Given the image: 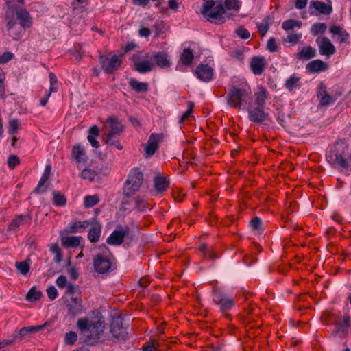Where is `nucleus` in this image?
Wrapping results in <instances>:
<instances>
[{
    "label": "nucleus",
    "mask_w": 351,
    "mask_h": 351,
    "mask_svg": "<svg viewBox=\"0 0 351 351\" xmlns=\"http://www.w3.org/2000/svg\"><path fill=\"white\" fill-rule=\"evenodd\" d=\"M76 326L82 335L83 342L88 345L97 343L104 330V324L100 319L92 322L88 317H82L77 320Z\"/></svg>",
    "instance_id": "f257e3e1"
},
{
    "label": "nucleus",
    "mask_w": 351,
    "mask_h": 351,
    "mask_svg": "<svg viewBox=\"0 0 351 351\" xmlns=\"http://www.w3.org/2000/svg\"><path fill=\"white\" fill-rule=\"evenodd\" d=\"M100 252L93 256V264L95 271L99 274H104L112 271V261L114 259L108 247L102 244L99 246Z\"/></svg>",
    "instance_id": "f03ea898"
},
{
    "label": "nucleus",
    "mask_w": 351,
    "mask_h": 351,
    "mask_svg": "<svg viewBox=\"0 0 351 351\" xmlns=\"http://www.w3.org/2000/svg\"><path fill=\"white\" fill-rule=\"evenodd\" d=\"M202 14L208 21L217 25L223 24L226 22V10L221 3L216 5L213 0H207L204 4Z\"/></svg>",
    "instance_id": "7ed1b4c3"
},
{
    "label": "nucleus",
    "mask_w": 351,
    "mask_h": 351,
    "mask_svg": "<svg viewBox=\"0 0 351 351\" xmlns=\"http://www.w3.org/2000/svg\"><path fill=\"white\" fill-rule=\"evenodd\" d=\"M143 180V173L141 170L135 167L128 174L123 189V194L126 197L133 196L140 189Z\"/></svg>",
    "instance_id": "20e7f679"
},
{
    "label": "nucleus",
    "mask_w": 351,
    "mask_h": 351,
    "mask_svg": "<svg viewBox=\"0 0 351 351\" xmlns=\"http://www.w3.org/2000/svg\"><path fill=\"white\" fill-rule=\"evenodd\" d=\"M256 99L248 110L249 119L254 123H261L263 120V88L255 94Z\"/></svg>",
    "instance_id": "39448f33"
},
{
    "label": "nucleus",
    "mask_w": 351,
    "mask_h": 351,
    "mask_svg": "<svg viewBox=\"0 0 351 351\" xmlns=\"http://www.w3.org/2000/svg\"><path fill=\"white\" fill-rule=\"evenodd\" d=\"M122 56L111 55L110 53L101 55L99 63L104 73L110 74L116 71L122 64Z\"/></svg>",
    "instance_id": "423d86ee"
},
{
    "label": "nucleus",
    "mask_w": 351,
    "mask_h": 351,
    "mask_svg": "<svg viewBox=\"0 0 351 351\" xmlns=\"http://www.w3.org/2000/svg\"><path fill=\"white\" fill-rule=\"evenodd\" d=\"M247 96V91L245 89L232 87L227 93L226 101L232 108L240 109Z\"/></svg>",
    "instance_id": "0eeeda50"
},
{
    "label": "nucleus",
    "mask_w": 351,
    "mask_h": 351,
    "mask_svg": "<svg viewBox=\"0 0 351 351\" xmlns=\"http://www.w3.org/2000/svg\"><path fill=\"white\" fill-rule=\"evenodd\" d=\"M45 324L38 325L36 326L23 327L19 330L16 331L13 335L12 339H6L4 342L5 345H11L14 342L21 341L27 337H30L31 334L36 332L45 327Z\"/></svg>",
    "instance_id": "6e6552de"
},
{
    "label": "nucleus",
    "mask_w": 351,
    "mask_h": 351,
    "mask_svg": "<svg viewBox=\"0 0 351 351\" xmlns=\"http://www.w3.org/2000/svg\"><path fill=\"white\" fill-rule=\"evenodd\" d=\"M130 231V228L128 226L123 228L119 225L108 237L106 242L111 245H120L123 243L124 238L129 235Z\"/></svg>",
    "instance_id": "1a4fd4ad"
},
{
    "label": "nucleus",
    "mask_w": 351,
    "mask_h": 351,
    "mask_svg": "<svg viewBox=\"0 0 351 351\" xmlns=\"http://www.w3.org/2000/svg\"><path fill=\"white\" fill-rule=\"evenodd\" d=\"M213 302L219 305L220 310L222 312L230 310L234 305V301L232 298H228L226 295L217 290L215 287L213 289Z\"/></svg>",
    "instance_id": "9d476101"
},
{
    "label": "nucleus",
    "mask_w": 351,
    "mask_h": 351,
    "mask_svg": "<svg viewBox=\"0 0 351 351\" xmlns=\"http://www.w3.org/2000/svg\"><path fill=\"white\" fill-rule=\"evenodd\" d=\"M110 332L114 338L125 340L128 337L127 328L123 326V319L120 317H114L111 322Z\"/></svg>",
    "instance_id": "9b49d317"
},
{
    "label": "nucleus",
    "mask_w": 351,
    "mask_h": 351,
    "mask_svg": "<svg viewBox=\"0 0 351 351\" xmlns=\"http://www.w3.org/2000/svg\"><path fill=\"white\" fill-rule=\"evenodd\" d=\"M316 43L321 55L330 56L336 51L335 46L327 37H319L316 39Z\"/></svg>",
    "instance_id": "f8f14e48"
},
{
    "label": "nucleus",
    "mask_w": 351,
    "mask_h": 351,
    "mask_svg": "<svg viewBox=\"0 0 351 351\" xmlns=\"http://www.w3.org/2000/svg\"><path fill=\"white\" fill-rule=\"evenodd\" d=\"M163 138L162 134H152L148 139V141L145 147V152L146 157H150L154 155L155 152L158 148L159 142Z\"/></svg>",
    "instance_id": "ddd939ff"
},
{
    "label": "nucleus",
    "mask_w": 351,
    "mask_h": 351,
    "mask_svg": "<svg viewBox=\"0 0 351 351\" xmlns=\"http://www.w3.org/2000/svg\"><path fill=\"white\" fill-rule=\"evenodd\" d=\"M108 123L109 124L110 130L106 135L105 142L106 143H110L113 137L120 134L123 130V125L117 119L112 117L108 119Z\"/></svg>",
    "instance_id": "4468645a"
},
{
    "label": "nucleus",
    "mask_w": 351,
    "mask_h": 351,
    "mask_svg": "<svg viewBox=\"0 0 351 351\" xmlns=\"http://www.w3.org/2000/svg\"><path fill=\"white\" fill-rule=\"evenodd\" d=\"M317 96L319 101V105L323 106H328L335 103L336 101L334 97L328 94L327 88L323 82H320L319 84Z\"/></svg>",
    "instance_id": "2eb2a0df"
},
{
    "label": "nucleus",
    "mask_w": 351,
    "mask_h": 351,
    "mask_svg": "<svg viewBox=\"0 0 351 351\" xmlns=\"http://www.w3.org/2000/svg\"><path fill=\"white\" fill-rule=\"evenodd\" d=\"M66 306L69 315L73 317L80 315L83 311L82 300L77 297L72 296Z\"/></svg>",
    "instance_id": "dca6fc26"
},
{
    "label": "nucleus",
    "mask_w": 351,
    "mask_h": 351,
    "mask_svg": "<svg viewBox=\"0 0 351 351\" xmlns=\"http://www.w3.org/2000/svg\"><path fill=\"white\" fill-rule=\"evenodd\" d=\"M132 59L134 62V69L141 73L149 72L154 67V63L150 61L139 60L138 55H133Z\"/></svg>",
    "instance_id": "f3484780"
},
{
    "label": "nucleus",
    "mask_w": 351,
    "mask_h": 351,
    "mask_svg": "<svg viewBox=\"0 0 351 351\" xmlns=\"http://www.w3.org/2000/svg\"><path fill=\"white\" fill-rule=\"evenodd\" d=\"M195 73L197 77L203 82H209L213 75V69L207 64H199L197 66Z\"/></svg>",
    "instance_id": "a211bd4d"
},
{
    "label": "nucleus",
    "mask_w": 351,
    "mask_h": 351,
    "mask_svg": "<svg viewBox=\"0 0 351 351\" xmlns=\"http://www.w3.org/2000/svg\"><path fill=\"white\" fill-rule=\"evenodd\" d=\"M17 19L19 20L20 25L25 29L32 25V18L29 12L24 8H18L16 10Z\"/></svg>",
    "instance_id": "6ab92c4d"
},
{
    "label": "nucleus",
    "mask_w": 351,
    "mask_h": 351,
    "mask_svg": "<svg viewBox=\"0 0 351 351\" xmlns=\"http://www.w3.org/2000/svg\"><path fill=\"white\" fill-rule=\"evenodd\" d=\"M90 223V229L88 234V239L91 243H96L101 236V225L95 219H92Z\"/></svg>",
    "instance_id": "aec40b11"
},
{
    "label": "nucleus",
    "mask_w": 351,
    "mask_h": 351,
    "mask_svg": "<svg viewBox=\"0 0 351 351\" xmlns=\"http://www.w3.org/2000/svg\"><path fill=\"white\" fill-rule=\"evenodd\" d=\"M51 167L50 165H47L45 167V171L38 182V184L34 192L36 193H43L47 191V186L45 184L47 182L49 178L51 173Z\"/></svg>",
    "instance_id": "412c9836"
},
{
    "label": "nucleus",
    "mask_w": 351,
    "mask_h": 351,
    "mask_svg": "<svg viewBox=\"0 0 351 351\" xmlns=\"http://www.w3.org/2000/svg\"><path fill=\"white\" fill-rule=\"evenodd\" d=\"M311 8L324 15H328L332 12V2L325 3L319 1H311L310 2V9Z\"/></svg>",
    "instance_id": "4be33fe9"
},
{
    "label": "nucleus",
    "mask_w": 351,
    "mask_h": 351,
    "mask_svg": "<svg viewBox=\"0 0 351 351\" xmlns=\"http://www.w3.org/2000/svg\"><path fill=\"white\" fill-rule=\"evenodd\" d=\"M327 159L335 167H341L343 169L348 167V161L341 154L330 153L327 155Z\"/></svg>",
    "instance_id": "5701e85b"
},
{
    "label": "nucleus",
    "mask_w": 351,
    "mask_h": 351,
    "mask_svg": "<svg viewBox=\"0 0 351 351\" xmlns=\"http://www.w3.org/2000/svg\"><path fill=\"white\" fill-rule=\"evenodd\" d=\"M32 221V218L28 215H20L16 218L13 219L8 226V230H15L20 226L25 224H29Z\"/></svg>",
    "instance_id": "b1692460"
},
{
    "label": "nucleus",
    "mask_w": 351,
    "mask_h": 351,
    "mask_svg": "<svg viewBox=\"0 0 351 351\" xmlns=\"http://www.w3.org/2000/svg\"><path fill=\"white\" fill-rule=\"evenodd\" d=\"M327 68V64L319 59L313 60L306 66V69L309 73H319L325 71Z\"/></svg>",
    "instance_id": "393cba45"
},
{
    "label": "nucleus",
    "mask_w": 351,
    "mask_h": 351,
    "mask_svg": "<svg viewBox=\"0 0 351 351\" xmlns=\"http://www.w3.org/2000/svg\"><path fill=\"white\" fill-rule=\"evenodd\" d=\"M153 59L158 66L160 68H167L171 64V60L168 55L164 52H158L153 56Z\"/></svg>",
    "instance_id": "a878e982"
},
{
    "label": "nucleus",
    "mask_w": 351,
    "mask_h": 351,
    "mask_svg": "<svg viewBox=\"0 0 351 351\" xmlns=\"http://www.w3.org/2000/svg\"><path fill=\"white\" fill-rule=\"evenodd\" d=\"M316 56V49L311 45L304 47L300 52L296 54V57L300 60H308Z\"/></svg>",
    "instance_id": "bb28decb"
},
{
    "label": "nucleus",
    "mask_w": 351,
    "mask_h": 351,
    "mask_svg": "<svg viewBox=\"0 0 351 351\" xmlns=\"http://www.w3.org/2000/svg\"><path fill=\"white\" fill-rule=\"evenodd\" d=\"M250 67L254 75H261L263 71V58L254 56L252 58Z\"/></svg>",
    "instance_id": "cd10ccee"
},
{
    "label": "nucleus",
    "mask_w": 351,
    "mask_h": 351,
    "mask_svg": "<svg viewBox=\"0 0 351 351\" xmlns=\"http://www.w3.org/2000/svg\"><path fill=\"white\" fill-rule=\"evenodd\" d=\"M330 32L332 34V36L335 38L336 35L339 36L340 38V43L346 42L349 38L350 34L347 32L343 27L340 25H332L330 28Z\"/></svg>",
    "instance_id": "c85d7f7f"
},
{
    "label": "nucleus",
    "mask_w": 351,
    "mask_h": 351,
    "mask_svg": "<svg viewBox=\"0 0 351 351\" xmlns=\"http://www.w3.org/2000/svg\"><path fill=\"white\" fill-rule=\"evenodd\" d=\"M154 188L157 193H163L169 185V182L166 178L158 175L154 180Z\"/></svg>",
    "instance_id": "c756f323"
},
{
    "label": "nucleus",
    "mask_w": 351,
    "mask_h": 351,
    "mask_svg": "<svg viewBox=\"0 0 351 351\" xmlns=\"http://www.w3.org/2000/svg\"><path fill=\"white\" fill-rule=\"evenodd\" d=\"M82 239V237L80 236L63 237L61 239V243L64 247L67 248L76 247L80 245Z\"/></svg>",
    "instance_id": "7c9ffc66"
},
{
    "label": "nucleus",
    "mask_w": 351,
    "mask_h": 351,
    "mask_svg": "<svg viewBox=\"0 0 351 351\" xmlns=\"http://www.w3.org/2000/svg\"><path fill=\"white\" fill-rule=\"evenodd\" d=\"M90 220L75 221L69 226L68 232L70 233L82 232L90 226Z\"/></svg>",
    "instance_id": "2f4dec72"
},
{
    "label": "nucleus",
    "mask_w": 351,
    "mask_h": 351,
    "mask_svg": "<svg viewBox=\"0 0 351 351\" xmlns=\"http://www.w3.org/2000/svg\"><path fill=\"white\" fill-rule=\"evenodd\" d=\"M130 87L137 93H146L148 90V84L146 82H140L136 79H130L129 81Z\"/></svg>",
    "instance_id": "473e14b6"
},
{
    "label": "nucleus",
    "mask_w": 351,
    "mask_h": 351,
    "mask_svg": "<svg viewBox=\"0 0 351 351\" xmlns=\"http://www.w3.org/2000/svg\"><path fill=\"white\" fill-rule=\"evenodd\" d=\"M300 77L291 75L285 82V86L289 91H293L294 89L300 87Z\"/></svg>",
    "instance_id": "72a5a7b5"
},
{
    "label": "nucleus",
    "mask_w": 351,
    "mask_h": 351,
    "mask_svg": "<svg viewBox=\"0 0 351 351\" xmlns=\"http://www.w3.org/2000/svg\"><path fill=\"white\" fill-rule=\"evenodd\" d=\"M194 59L193 53L189 48L184 49L180 56V62L182 64L190 65Z\"/></svg>",
    "instance_id": "f704fd0d"
},
{
    "label": "nucleus",
    "mask_w": 351,
    "mask_h": 351,
    "mask_svg": "<svg viewBox=\"0 0 351 351\" xmlns=\"http://www.w3.org/2000/svg\"><path fill=\"white\" fill-rule=\"evenodd\" d=\"M302 22L294 19H289L284 21L282 24V27L285 31H289L294 28H300L302 27Z\"/></svg>",
    "instance_id": "c9c22d12"
},
{
    "label": "nucleus",
    "mask_w": 351,
    "mask_h": 351,
    "mask_svg": "<svg viewBox=\"0 0 351 351\" xmlns=\"http://www.w3.org/2000/svg\"><path fill=\"white\" fill-rule=\"evenodd\" d=\"M29 260H25L21 262H16L15 267L17 270L23 275H27L30 270Z\"/></svg>",
    "instance_id": "e433bc0d"
},
{
    "label": "nucleus",
    "mask_w": 351,
    "mask_h": 351,
    "mask_svg": "<svg viewBox=\"0 0 351 351\" xmlns=\"http://www.w3.org/2000/svg\"><path fill=\"white\" fill-rule=\"evenodd\" d=\"M42 292L36 289L35 287L31 288L26 295V300L29 302H35L39 300L42 296Z\"/></svg>",
    "instance_id": "4c0bfd02"
},
{
    "label": "nucleus",
    "mask_w": 351,
    "mask_h": 351,
    "mask_svg": "<svg viewBox=\"0 0 351 351\" xmlns=\"http://www.w3.org/2000/svg\"><path fill=\"white\" fill-rule=\"evenodd\" d=\"M53 202L56 206H62L66 204V199L60 191H54L53 192Z\"/></svg>",
    "instance_id": "58836bf2"
},
{
    "label": "nucleus",
    "mask_w": 351,
    "mask_h": 351,
    "mask_svg": "<svg viewBox=\"0 0 351 351\" xmlns=\"http://www.w3.org/2000/svg\"><path fill=\"white\" fill-rule=\"evenodd\" d=\"M84 154V149L80 145H75L73 146L72 149V156L77 162H80L82 160V157Z\"/></svg>",
    "instance_id": "ea45409f"
},
{
    "label": "nucleus",
    "mask_w": 351,
    "mask_h": 351,
    "mask_svg": "<svg viewBox=\"0 0 351 351\" xmlns=\"http://www.w3.org/2000/svg\"><path fill=\"white\" fill-rule=\"evenodd\" d=\"M99 197L97 195H87L84 199V205L86 208H91L99 202Z\"/></svg>",
    "instance_id": "a19ab883"
},
{
    "label": "nucleus",
    "mask_w": 351,
    "mask_h": 351,
    "mask_svg": "<svg viewBox=\"0 0 351 351\" xmlns=\"http://www.w3.org/2000/svg\"><path fill=\"white\" fill-rule=\"evenodd\" d=\"M81 176L83 179L93 181L97 176V173L90 169H84L81 173Z\"/></svg>",
    "instance_id": "79ce46f5"
},
{
    "label": "nucleus",
    "mask_w": 351,
    "mask_h": 351,
    "mask_svg": "<svg viewBox=\"0 0 351 351\" xmlns=\"http://www.w3.org/2000/svg\"><path fill=\"white\" fill-rule=\"evenodd\" d=\"M327 26L326 23H317L312 25L311 32L313 35H317L320 33H324L326 32Z\"/></svg>",
    "instance_id": "37998d69"
},
{
    "label": "nucleus",
    "mask_w": 351,
    "mask_h": 351,
    "mask_svg": "<svg viewBox=\"0 0 351 351\" xmlns=\"http://www.w3.org/2000/svg\"><path fill=\"white\" fill-rule=\"evenodd\" d=\"M339 330L346 332L350 326V318L348 315H345L341 322L337 324Z\"/></svg>",
    "instance_id": "c03bdc74"
},
{
    "label": "nucleus",
    "mask_w": 351,
    "mask_h": 351,
    "mask_svg": "<svg viewBox=\"0 0 351 351\" xmlns=\"http://www.w3.org/2000/svg\"><path fill=\"white\" fill-rule=\"evenodd\" d=\"M261 223H262L261 219L258 217H255L250 220V226L251 227L252 230L254 232H256L260 229V228L261 226Z\"/></svg>",
    "instance_id": "a18cd8bd"
},
{
    "label": "nucleus",
    "mask_w": 351,
    "mask_h": 351,
    "mask_svg": "<svg viewBox=\"0 0 351 351\" xmlns=\"http://www.w3.org/2000/svg\"><path fill=\"white\" fill-rule=\"evenodd\" d=\"M302 38V34H290L287 36V38L285 39V41L291 43V45H294L299 43Z\"/></svg>",
    "instance_id": "49530a36"
},
{
    "label": "nucleus",
    "mask_w": 351,
    "mask_h": 351,
    "mask_svg": "<svg viewBox=\"0 0 351 351\" xmlns=\"http://www.w3.org/2000/svg\"><path fill=\"white\" fill-rule=\"evenodd\" d=\"M237 35L241 39H247L250 36V32L243 27H239L235 30Z\"/></svg>",
    "instance_id": "de8ad7c7"
},
{
    "label": "nucleus",
    "mask_w": 351,
    "mask_h": 351,
    "mask_svg": "<svg viewBox=\"0 0 351 351\" xmlns=\"http://www.w3.org/2000/svg\"><path fill=\"white\" fill-rule=\"evenodd\" d=\"M19 126V122L17 119L10 120L9 122L8 133L10 134H14L16 133Z\"/></svg>",
    "instance_id": "09e8293b"
},
{
    "label": "nucleus",
    "mask_w": 351,
    "mask_h": 351,
    "mask_svg": "<svg viewBox=\"0 0 351 351\" xmlns=\"http://www.w3.org/2000/svg\"><path fill=\"white\" fill-rule=\"evenodd\" d=\"M77 339V335L75 332H69L65 335V343L69 345L73 344Z\"/></svg>",
    "instance_id": "8fccbe9b"
},
{
    "label": "nucleus",
    "mask_w": 351,
    "mask_h": 351,
    "mask_svg": "<svg viewBox=\"0 0 351 351\" xmlns=\"http://www.w3.org/2000/svg\"><path fill=\"white\" fill-rule=\"evenodd\" d=\"M224 5L228 10H237L239 8L238 0H226Z\"/></svg>",
    "instance_id": "3c124183"
},
{
    "label": "nucleus",
    "mask_w": 351,
    "mask_h": 351,
    "mask_svg": "<svg viewBox=\"0 0 351 351\" xmlns=\"http://www.w3.org/2000/svg\"><path fill=\"white\" fill-rule=\"evenodd\" d=\"M134 209L137 210L138 212H142L145 208V203L144 200L141 199L139 198L134 199Z\"/></svg>",
    "instance_id": "603ef678"
},
{
    "label": "nucleus",
    "mask_w": 351,
    "mask_h": 351,
    "mask_svg": "<svg viewBox=\"0 0 351 351\" xmlns=\"http://www.w3.org/2000/svg\"><path fill=\"white\" fill-rule=\"evenodd\" d=\"M278 45L276 40L274 38H271L268 40L267 44V49L270 52H275L278 50Z\"/></svg>",
    "instance_id": "864d4df0"
},
{
    "label": "nucleus",
    "mask_w": 351,
    "mask_h": 351,
    "mask_svg": "<svg viewBox=\"0 0 351 351\" xmlns=\"http://www.w3.org/2000/svg\"><path fill=\"white\" fill-rule=\"evenodd\" d=\"M47 293L48 298L51 300H54L58 296V291H57L56 288L53 285L49 287L47 289Z\"/></svg>",
    "instance_id": "5fc2aeb1"
},
{
    "label": "nucleus",
    "mask_w": 351,
    "mask_h": 351,
    "mask_svg": "<svg viewBox=\"0 0 351 351\" xmlns=\"http://www.w3.org/2000/svg\"><path fill=\"white\" fill-rule=\"evenodd\" d=\"M19 158L15 155H11L8 158V164L10 169L15 168L19 164Z\"/></svg>",
    "instance_id": "6e6d98bb"
},
{
    "label": "nucleus",
    "mask_w": 351,
    "mask_h": 351,
    "mask_svg": "<svg viewBox=\"0 0 351 351\" xmlns=\"http://www.w3.org/2000/svg\"><path fill=\"white\" fill-rule=\"evenodd\" d=\"M14 58V54L7 51L0 56V64H6Z\"/></svg>",
    "instance_id": "4d7b16f0"
},
{
    "label": "nucleus",
    "mask_w": 351,
    "mask_h": 351,
    "mask_svg": "<svg viewBox=\"0 0 351 351\" xmlns=\"http://www.w3.org/2000/svg\"><path fill=\"white\" fill-rule=\"evenodd\" d=\"M194 107V104L192 102L188 103V110L182 115L180 123H182L184 119L188 118L192 113L193 108Z\"/></svg>",
    "instance_id": "13d9d810"
},
{
    "label": "nucleus",
    "mask_w": 351,
    "mask_h": 351,
    "mask_svg": "<svg viewBox=\"0 0 351 351\" xmlns=\"http://www.w3.org/2000/svg\"><path fill=\"white\" fill-rule=\"evenodd\" d=\"M56 285L59 288H64L66 287L67 278L65 276L61 275L56 279Z\"/></svg>",
    "instance_id": "bf43d9fd"
},
{
    "label": "nucleus",
    "mask_w": 351,
    "mask_h": 351,
    "mask_svg": "<svg viewBox=\"0 0 351 351\" xmlns=\"http://www.w3.org/2000/svg\"><path fill=\"white\" fill-rule=\"evenodd\" d=\"M307 3L308 0H295V7L298 10H302L306 7Z\"/></svg>",
    "instance_id": "052dcab7"
},
{
    "label": "nucleus",
    "mask_w": 351,
    "mask_h": 351,
    "mask_svg": "<svg viewBox=\"0 0 351 351\" xmlns=\"http://www.w3.org/2000/svg\"><path fill=\"white\" fill-rule=\"evenodd\" d=\"M138 34L141 37H148L150 35V30L147 27H141L138 30Z\"/></svg>",
    "instance_id": "680f3d73"
},
{
    "label": "nucleus",
    "mask_w": 351,
    "mask_h": 351,
    "mask_svg": "<svg viewBox=\"0 0 351 351\" xmlns=\"http://www.w3.org/2000/svg\"><path fill=\"white\" fill-rule=\"evenodd\" d=\"M77 287L75 286L71 283H68L66 285V293L69 295L73 296L77 290Z\"/></svg>",
    "instance_id": "e2e57ef3"
},
{
    "label": "nucleus",
    "mask_w": 351,
    "mask_h": 351,
    "mask_svg": "<svg viewBox=\"0 0 351 351\" xmlns=\"http://www.w3.org/2000/svg\"><path fill=\"white\" fill-rule=\"evenodd\" d=\"M136 47V45L134 43H128L123 48V55L133 50Z\"/></svg>",
    "instance_id": "0e129e2a"
},
{
    "label": "nucleus",
    "mask_w": 351,
    "mask_h": 351,
    "mask_svg": "<svg viewBox=\"0 0 351 351\" xmlns=\"http://www.w3.org/2000/svg\"><path fill=\"white\" fill-rule=\"evenodd\" d=\"M88 132L89 135H92V136L97 137L99 136V130L97 125H93L89 128Z\"/></svg>",
    "instance_id": "69168bd1"
},
{
    "label": "nucleus",
    "mask_w": 351,
    "mask_h": 351,
    "mask_svg": "<svg viewBox=\"0 0 351 351\" xmlns=\"http://www.w3.org/2000/svg\"><path fill=\"white\" fill-rule=\"evenodd\" d=\"M87 138L93 147L98 148L99 147V143L96 141L95 137L92 136V135H88Z\"/></svg>",
    "instance_id": "338daca9"
},
{
    "label": "nucleus",
    "mask_w": 351,
    "mask_h": 351,
    "mask_svg": "<svg viewBox=\"0 0 351 351\" xmlns=\"http://www.w3.org/2000/svg\"><path fill=\"white\" fill-rule=\"evenodd\" d=\"M155 30V37H158L160 35V31L162 29L160 22L157 21L156 23L154 26Z\"/></svg>",
    "instance_id": "774afa93"
}]
</instances>
